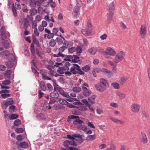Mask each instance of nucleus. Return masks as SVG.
Returning <instances> with one entry per match:
<instances>
[{
	"label": "nucleus",
	"mask_w": 150,
	"mask_h": 150,
	"mask_svg": "<svg viewBox=\"0 0 150 150\" xmlns=\"http://www.w3.org/2000/svg\"><path fill=\"white\" fill-rule=\"evenodd\" d=\"M68 118L70 119H76V120L73 121V124L74 125H77L78 128L79 129L82 130L84 132L86 131L87 127L82 124V123H83V122L82 120L79 119V116L71 115L68 116Z\"/></svg>",
	"instance_id": "nucleus-1"
},
{
	"label": "nucleus",
	"mask_w": 150,
	"mask_h": 150,
	"mask_svg": "<svg viewBox=\"0 0 150 150\" xmlns=\"http://www.w3.org/2000/svg\"><path fill=\"white\" fill-rule=\"evenodd\" d=\"M125 56V53L122 51H120L117 53L113 59V62L109 61L108 62V64L111 66H115V64H117L124 59Z\"/></svg>",
	"instance_id": "nucleus-2"
},
{
	"label": "nucleus",
	"mask_w": 150,
	"mask_h": 150,
	"mask_svg": "<svg viewBox=\"0 0 150 150\" xmlns=\"http://www.w3.org/2000/svg\"><path fill=\"white\" fill-rule=\"evenodd\" d=\"M109 86L108 81L104 79H100V82L96 84L95 87L96 90L100 92L104 91Z\"/></svg>",
	"instance_id": "nucleus-3"
},
{
	"label": "nucleus",
	"mask_w": 150,
	"mask_h": 150,
	"mask_svg": "<svg viewBox=\"0 0 150 150\" xmlns=\"http://www.w3.org/2000/svg\"><path fill=\"white\" fill-rule=\"evenodd\" d=\"M107 9L108 11L107 13V17L108 19L111 20L114 13L115 9L114 3L112 2H107Z\"/></svg>",
	"instance_id": "nucleus-4"
},
{
	"label": "nucleus",
	"mask_w": 150,
	"mask_h": 150,
	"mask_svg": "<svg viewBox=\"0 0 150 150\" xmlns=\"http://www.w3.org/2000/svg\"><path fill=\"white\" fill-rule=\"evenodd\" d=\"M70 71L74 74H79L80 75H83L84 74L80 69L79 66L76 64H73V65L70 67Z\"/></svg>",
	"instance_id": "nucleus-5"
},
{
	"label": "nucleus",
	"mask_w": 150,
	"mask_h": 150,
	"mask_svg": "<svg viewBox=\"0 0 150 150\" xmlns=\"http://www.w3.org/2000/svg\"><path fill=\"white\" fill-rule=\"evenodd\" d=\"M52 81L54 82L53 85L54 86V90H57L60 93V94L62 95V96L64 97L69 98L70 97L68 94L64 92V91L60 88L59 87H57L56 86V85H57V86H58L57 85L56 83V81L55 80H53Z\"/></svg>",
	"instance_id": "nucleus-6"
},
{
	"label": "nucleus",
	"mask_w": 150,
	"mask_h": 150,
	"mask_svg": "<svg viewBox=\"0 0 150 150\" xmlns=\"http://www.w3.org/2000/svg\"><path fill=\"white\" fill-rule=\"evenodd\" d=\"M82 89L83 90V93L86 96H88L91 94V91L88 90L86 87H88V85L86 83H84L81 85Z\"/></svg>",
	"instance_id": "nucleus-7"
},
{
	"label": "nucleus",
	"mask_w": 150,
	"mask_h": 150,
	"mask_svg": "<svg viewBox=\"0 0 150 150\" xmlns=\"http://www.w3.org/2000/svg\"><path fill=\"white\" fill-rule=\"evenodd\" d=\"M1 54L5 55L7 57H8V58L9 57H10L11 59H9V60H11V61H14L15 60V58L14 57V55L10 53L7 50L4 51L3 52H1L0 55Z\"/></svg>",
	"instance_id": "nucleus-8"
},
{
	"label": "nucleus",
	"mask_w": 150,
	"mask_h": 150,
	"mask_svg": "<svg viewBox=\"0 0 150 150\" xmlns=\"http://www.w3.org/2000/svg\"><path fill=\"white\" fill-rule=\"evenodd\" d=\"M140 108V105L139 104L134 103L131 105L130 109L132 112L136 113L139 111Z\"/></svg>",
	"instance_id": "nucleus-9"
},
{
	"label": "nucleus",
	"mask_w": 150,
	"mask_h": 150,
	"mask_svg": "<svg viewBox=\"0 0 150 150\" xmlns=\"http://www.w3.org/2000/svg\"><path fill=\"white\" fill-rule=\"evenodd\" d=\"M66 49L67 47L64 46L60 47L59 49V53L57 54H54V57H64L65 55L62 54V53Z\"/></svg>",
	"instance_id": "nucleus-10"
},
{
	"label": "nucleus",
	"mask_w": 150,
	"mask_h": 150,
	"mask_svg": "<svg viewBox=\"0 0 150 150\" xmlns=\"http://www.w3.org/2000/svg\"><path fill=\"white\" fill-rule=\"evenodd\" d=\"M64 145L66 148L69 149V145L76 146V143L75 142L67 140L64 142Z\"/></svg>",
	"instance_id": "nucleus-11"
},
{
	"label": "nucleus",
	"mask_w": 150,
	"mask_h": 150,
	"mask_svg": "<svg viewBox=\"0 0 150 150\" xmlns=\"http://www.w3.org/2000/svg\"><path fill=\"white\" fill-rule=\"evenodd\" d=\"M105 52V54L110 56H114L116 54L115 51L112 48L109 47L107 48Z\"/></svg>",
	"instance_id": "nucleus-12"
},
{
	"label": "nucleus",
	"mask_w": 150,
	"mask_h": 150,
	"mask_svg": "<svg viewBox=\"0 0 150 150\" xmlns=\"http://www.w3.org/2000/svg\"><path fill=\"white\" fill-rule=\"evenodd\" d=\"M81 32L83 35H91L93 34L92 29H83Z\"/></svg>",
	"instance_id": "nucleus-13"
},
{
	"label": "nucleus",
	"mask_w": 150,
	"mask_h": 150,
	"mask_svg": "<svg viewBox=\"0 0 150 150\" xmlns=\"http://www.w3.org/2000/svg\"><path fill=\"white\" fill-rule=\"evenodd\" d=\"M57 101L54 99H51V101L49 102V104H45L43 107V109L44 110H46L47 109H50L51 108V107L50 105V104H53L54 103Z\"/></svg>",
	"instance_id": "nucleus-14"
},
{
	"label": "nucleus",
	"mask_w": 150,
	"mask_h": 150,
	"mask_svg": "<svg viewBox=\"0 0 150 150\" xmlns=\"http://www.w3.org/2000/svg\"><path fill=\"white\" fill-rule=\"evenodd\" d=\"M79 7L78 6H76L74 8V11L72 13L73 16L75 17H79Z\"/></svg>",
	"instance_id": "nucleus-15"
},
{
	"label": "nucleus",
	"mask_w": 150,
	"mask_h": 150,
	"mask_svg": "<svg viewBox=\"0 0 150 150\" xmlns=\"http://www.w3.org/2000/svg\"><path fill=\"white\" fill-rule=\"evenodd\" d=\"M110 119L112 121L114 122L115 123L117 124L119 123L120 125H122L124 123V122L121 120H119L113 117H110Z\"/></svg>",
	"instance_id": "nucleus-16"
},
{
	"label": "nucleus",
	"mask_w": 150,
	"mask_h": 150,
	"mask_svg": "<svg viewBox=\"0 0 150 150\" xmlns=\"http://www.w3.org/2000/svg\"><path fill=\"white\" fill-rule=\"evenodd\" d=\"M57 90H54V91L52 92L50 94V96L52 98H57L59 96V94L57 91Z\"/></svg>",
	"instance_id": "nucleus-17"
},
{
	"label": "nucleus",
	"mask_w": 150,
	"mask_h": 150,
	"mask_svg": "<svg viewBox=\"0 0 150 150\" xmlns=\"http://www.w3.org/2000/svg\"><path fill=\"white\" fill-rule=\"evenodd\" d=\"M116 94V96H118L120 100L124 99L126 97V95L125 94L119 91H117Z\"/></svg>",
	"instance_id": "nucleus-18"
},
{
	"label": "nucleus",
	"mask_w": 150,
	"mask_h": 150,
	"mask_svg": "<svg viewBox=\"0 0 150 150\" xmlns=\"http://www.w3.org/2000/svg\"><path fill=\"white\" fill-rule=\"evenodd\" d=\"M80 58L77 55H71V61L73 62H78L79 61Z\"/></svg>",
	"instance_id": "nucleus-19"
},
{
	"label": "nucleus",
	"mask_w": 150,
	"mask_h": 150,
	"mask_svg": "<svg viewBox=\"0 0 150 150\" xmlns=\"http://www.w3.org/2000/svg\"><path fill=\"white\" fill-rule=\"evenodd\" d=\"M142 137L141 139V142L143 144H145L147 143L148 140L146 135L145 134H142Z\"/></svg>",
	"instance_id": "nucleus-20"
},
{
	"label": "nucleus",
	"mask_w": 150,
	"mask_h": 150,
	"mask_svg": "<svg viewBox=\"0 0 150 150\" xmlns=\"http://www.w3.org/2000/svg\"><path fill=\"white\" fill-rule=\"evenodd\" d=\"M146 29H141L140 30V35L141 37L142 38H144L146 36Z\"/></svg>",
	"instance_id": "nucleus-21"
},
{
	"label": "nucleus",
	"mask_w": 150,
	"mask_h": 150,
	"mask_svg": "<svg viewBox=\"0 0 150 150\" xmlns=\"http://www.w3.org/2000/svg\"><path fill=\"white\" fill-rule=\"evenodd\" d=\"M24 28H27L30 26L29 23L26 18H25L23 21Z\"/></svg>",
	"instance_id": "nucleus-22"
},
{
	"label": "nucleus",
	"mask_w": 150,
	"mask_h": 150,
	"mask_svg": "<svg viewBox=\"0 0 150 150\" xmlns=\"http://www.w3.org/2000/svg\"><path fill=\"white\" fill-rule=\"evenodd\" d=\"M96 98V96L95 95L89 97L88 99V102L91 104L94 103L95 102V100Z\"/></svg>",
	"instance_id": "nucleus-23"
},
{
	"label": "nucleus",
	"mask_w": 150,
	"mask_h": 150,
	"mask_svg": "<svg viewBox=\"0 0 150 150\" xmlns=\"http://www.w3.org/2000/svg\"><path fill=\"white\" fill-rule=\"evenodd\" d=\"M53 29V33H49L48 34L47 37L48 38H51L54 36V33L55 34H56L57 33V29Z\"/></svg>",
	"instance_id": "nucleus-24"
},
{
	"label": "nucleus",
	"mask_w": 150,
	"mask_h": 150,
	"mask_svg": "<svg viewBox=\"0 0 150 150\" xmlns=\"http://www.w3.org/2000/svg\"><path fill=\"white\" fill-rule=\"evenodd\" d=\"M102 71L101 70L98 68H96L93 69L92 73L95 77L96 76V73H99Z\"/></svg>",
	"instance_id": "nucleus-25"
},
{
	"label": "nucleus",
	"mask_w": 150,
	"mask_h": 150,
	"mask_svg": "<svg viewBox=\"0 0 150 150\" xmlns=\"http://www.w3.org/2000/svg\"><path fill=\"white\" fill-rule=\"evenodd\" d=\"M71 65L69 62H66L64 64V66L63 67L65 71H68L69 70V67H71Z\"/></svg>",
	"instance_id": "nucleus-26"
},
{
	"label": "nucleus",
	"mask_w": 150,
	"mask_h": 150,
	"mask_svg": "<svg viewBox=\"0 0 150 150\" xmlns=\"http://www.w3.org/2000/svg\"><path fill=\"white\" fill-rule=\"evenodd\" d=\"M40 88L43 91H45L46 89V86L45 83L43 81H41L40 83Z\"/></svg>",
	"instance_id": "nucleus-27"
},
{
	"label": "nucleus",
	"mask_w": 150,
	"mask_h": 150,
	"mask_svg": "<svg viewBox=\"0 0 150 150\" xmlns=\"http://www.w3.org/2000/svg\"><path fill=\"white\" fill-rule=\"evenodd\" d=\"M62 39H63L64 40H65L64 38L62 37H57L55 40V41L59 44H61L63 42Z\"/></svg>",
	"instance_id": "nucleus-28"
},
{
	"label": "nucleus",
	"mask_w": 150,
	"mask_h": 150,
	"mask_svg": "<svg viewBox=\"0 0 150 150\" xmlns=\"http://www.w3.org/2000/svg\"><path fill=\"white\" fill-rule=\"evenodd\" d=\"M11 71L10 70H7L4 73V76L5 79H9L10 77Z\"/></svg>",
	"instance_id": "nucleus-29"
},
{
	"label": "nucleus",
	"mask_w": 150,
	"mask_h": 150,
	"mask_svg": "<svg viewBox=\"0 0 150 150\" xmlns=\"http://www.w3.org/2000/svg\"><path fill=\"white\" fill-rule=\"evenodd\" d=\"M96 138L95 135H88L86 138V140L88 141H92L94 140Z\"/></svg>",
	"instance_id": "nucleus-30"
},
{
	"label": "nucleus",
	"mask_w": 150,
	"mask_h": 150,
	"mask_svg": "<svg viewBox=\"0 0 150 150\" xmlns=\"http://www.w3.org/2000/svg\"><path fill=\"white\" fill-rule=\"evenodd\" d=\"M128 79V77L125 76L122 77L120 80V82L122 84H124Z\"/></svg>",
	"instance_id": "nucleus-31"
},
{
	"label": "nucleus",
	"mask_w": 150,
	"mask_h": 150,
	"mask_svg": "<svg viewBox=\"0 0 150 150\" xmlns=\"http://www.w3.org/2000/svg\"><path fill=\"white\" fill-rule=\"evenodd\" d=\"M19 146L22 148H26L28 147V144L27 142H24L21 143L20 144Z\"/></svg>",
	"instance_id": "nucleus-32"
},
{
	"label": "nucleus",
	"mask_w": 150,
	"mask_h": 150,
	"mask_svg": "<svg viewBox=\"0 0 150 150\" xmlns=\"http://www.w3.org/2000/svg\"><path fill=\"white\" fill-rule=\"evenodd\" d=\"M89 52L92 54L94 55L97 51L96 49L95 48H91L88 49Z\"/></svg>",
	"instance_id": "nucleus-33"
},
{
	"label": "nucleus",
	"mask_w": 150,
	"mask_h": 150,
	"mask_svg": "<svg viewBox=\"0 0 150 150\" xmlns=\"http://www.w3.org/2000/svg\"><path fill=\"white\" fill-rule=\"evenodd\" d=\"M107 75L109 76H112L113 74L112 72L106 69H104L103 71Z\"/></svg>",
	"instance_id": "nucleus-34"
},
{
	"label": "nucleus",
	"mask_w": 150,
	"mask_h": 150,
	"mask_svg": "<svg viewBox=\"0 0 150 150\" xmlns=\"http://www.w3.org/2000/svg\"><path fill=\"white\" fill-rule=\"evenodd\" d=\"M18 117V115L16 114H12L9 116V118L10 120H14L17 118Z\"/></svg>",
	"instance_id": "nucleus-35"
},
{
	"label": "nucleus",
	"mask_w": 150,
	"mask_h": 150,
	"mask_svg": "<svg viewBox=\"0 0 150 150\" xmlns=\"http://www.w3.org/2000/svg\"><path fill=\"white\" fill-rule=\"evenodd\" d=\"M33 43L36 44L37 46H39L40 45L38 41L37 40L36 38L34 35L33 36Z\"/></svg>",
	"instance_id": "nucleus-36"
},
{
	"label": "nucleus",
	"mask_w": 150,
	"mask_h": 150,
	"mask_svg": "<svg viewBox=\"0 0 150 150\" xmlns=\"http://www.w3.org/2000/svg\"><path fill=\"white\" fill-rule=\"evenodd\" d=\"M10 61L6 62L5 64L9 67H13L14 66V64L12 62L13 61H11V60Z\"/></svg>",
	"instance_id": "nucleus-37"
},
{
	"label": "nucleus",
	"mask_w": 150,
	"mask_h": 150,
	"mask_svg": "<svg viewBox=\"0 0 150 150\" xmlns=\"http://www.w3.org/2000/svg\"><path fill=\"white\" fill-rule=\"evenodd\" d=\"M65 70L64 69L63 67H59L57 70L58 73L61 74H62L65 73Z\"/></svg>",
	"instance_id": "nucleus-38"
},
{
	"label": "nucleus",
	"mask_w": 150,
	"mask_h": 150,
	"mask_svg": "<svg viewBox=\"0 0 150 150\" xmlns=\"http://www.w3.org/2000/svg\"><path fill=\"white\" fill-rule=\"evenodd\" d=\"M111 86L115 89H119L120 88V85L116 82H113L111 83Z\"/></svg>",
	"instance_id": "nucleus-39"
},
{
	"label": "nucleus",
	"mask_w": 150,
	"mask_h": 150,
	"mask_svg": "<svg viewBox=\"0 0 150 150\" xmlns=\"http://www.w3.org/2000/svg\"><path fill=\"white\" fill-rule=\"evenodd\" d=\"M81 90V88L79 87H74L73 88V90L74 92L78 93Z\"/></svg>",
	"instance_id": "nucleus-40"
},
{
	"label": "nucleus",
	"mask_w": 150,
	"mask_h": 150,
	"mask_svg": "<svg viewBox=\"0 0 150 150\" xmlns=\"http://www.w3.org/2000/svg\"><path fill=\"white\" fill-rule=\"evenodd\" d=\"M90 69V67L88 65H86L83 67L82 68V70L83 71L87 72Z\"/></svg>",
	"instance_id": "nucleus-41"
},
{
	"label": "nucleus",
	"mask_w": 150,
	"mask_h": 150,
	"mask_svg": "<svg viewBox=\"0 0 150 150\" xmlns=\"http://www.w3.org/2000/svg\"><path fill=\"white\" fill-rule=\"evenodd\" d=\"M58 100V101H59V103L63 105H66L68 104V103L66 100L62 99L61 98H59Z\"/></svg>",
	"instance_id": "nucleus-42"
},
{
	"label": "nucleus",
	"mask_w": 150,
	"mask_h": 150,
	"mask_svg": "<svg viewBox=\"0 0 150 150\" xmlns=\"http://www.w3.org/2000/svg\"><path fill=\"white\" fill-rule=\"evenodd\" d=\"M77 140H75V142L76 143V145H77V143H79L80 144L82 143L83 141H84V140L81 137H80V138H79L76 139Z\"/></svg>",
	"instance_id": "nucleus-43"
},
{
	"label": "nucleus",
	"mask_w": 150,
	"mask_h": 150,
	"mask_svg": "<svg viewBox=\"0 0 150 150\" xmlns=\"http://www.w3.org/2000/svg\"><path fill=\"white\" fill-rule=\"evenodd\" d=\"M13 100L12 98H9L6 100V103L8 105H12L13 103Z\"/></svg>",
	"instance_id": "nucleus-44"
},
{
	"label": "nucleus",
	"mask_w": 150,
	"mask_h": 150,
	"mask_svg": "<svg viewBox=\"0 0 150 150\" xmlns=\"http://www.w3.org/2000/svg\"><path fill=\"white\" fill-rule=\"evenodd\" d=\"M76 51L77 52V54H80L82 52V50L81 47L78 46L76 48Z\"/></svg>",
	"instance_id": "nucleus-45"
},
{
	"label": "nucleus",
	"mask_w": 150,
	"mask_h": 150,
	"mask_svg": "<svg viewBox=\"0 0 150 150\" xmlns=\"http://www.w3.org/2000/svg\"><path fill=\"white\" fill-rule=\"evenodd\" d=\"M56 42L54 39H51L49 42L50 45L52 47H54L56 44Z\"/></svg>",
	"instance_id": "nucleus-46"
},
{
	"label": "nucleus",
	"mask_w": 150,
	"mask_h": 150,
	"mask_svg": "<svg viewBox=\"0 0 150 150\" xmlns=\"http://www.w3.org/2000/svg\"><path fill=\"white\" fill-rule=\"evenodd\" d=\"M21 124V121L17 119L14 121V125L15 126H18Z\"/></svg>",
	"instance_id": "nucleus-47"
},
{
	"label": "nucleus",
	"mask_w": 150,
	"mask_h": 150,
	"mask_svg": "<svg viewBox=\"0 0 150 150\" xmlns=\"http://www.w3.org/2000/svg\"><path fill=\"white\" fill-rule=\"evenodd\" d=\"M15 108V106L13 105L10 106L9 108V111L11 113L14 112Z\"/></svg>",
	"instance_id": "nucleus-48"
},
{
	"label": "nucleus",
	"mask_w": 150,
	"mask_h": 150,
	"mask_svg": "<svg viewBox=\"0 0 150 150\" xmlns=\"http://www.w3.org/2000/svg\"><path fill=\"white\" fill-rule=\"evenodd\" d=\"M67 138L69 139H71V141H73L75 142L76 140H77V139L75 138L74 137H72L70 135L68 134L67 135Z\"/></svg>",
	"instance_id": "nucleus-49"
},
{
	"label": "nucleus",
	"mask_w": 150,
	"mask_h": 150,
	"mask_svg": "<svg viewBox=\"0 0 150 150\" xmlns=\"http://www.w3.org/2000/svg\"><path fill=\"white\" fill-rule=\"evenodd\" d=\"M76 49L75 47H72L68 49V51L69 53H72L76 51Z\"/></svg>",
	"instance_id": "nucleus-50"
},
{
	"label": "nucleus",
	"mask_w": 150,
	"mask_h": 150,
	"mask_svg": "<svg viewBox=\"0 0 150 150\" xmlns=\"http://www.w3.org/2000/svg\"><path fill=\"white\" fill-rule=\"evenodd\" d=\"M15 131L17 133H20L23 132V130L22 128H16Z\"/></svg>",
	"instance_id": "nucleus-51"
},
{
	"label": "nucleus",
	"mask_w": 150,
	"mask_h": 150,
	"mask_svg": "<svg viewBox=\"0 0 150 150\" xmlns=\"http://www.w3.org/2000/svg\"><path fill=\"white\" fill-rule=\"evenodd\" d=\"M3 45L5 49H7L9 47V44L8 41H5L3 43Z\"/></svg>",
	"instance_id": "nucleus-52"
},
{
	"label": "nucleus",
	"mask_w": 150,
	"mask_h": 150,
	"mask_svg": "<svg viewBox=\"0 0 150 150\" xmlns=\"http://www.w3.org/2000/svg\"><path fill=\"white\" fill-rule=\"evenodd\" d=\"M2 107L3 109H6L7 107L8 106V105L6 104V102H3L1 103Z\"/></svg>",
	"instance_id": "nucleus-53"
},
{
	"label": "nucleus",
	"mask_w": 150,
	"mask_h": 150,
	"mask_svg": "<svg viewBox=\"0 0 150 150\" xmlns=\"http://www.w3.org/2000/svg\"><path fill=\"white\" fill-rule=\"evenodd\" d=\"M64 60L67 61H71V55H66L64 57Z\"/></svg>",
	"instance_id": "nucleus-54"
},
{
	"label": "nucleus",
	"mask_w": 150,
	"mask_h": 150,
	"mask_svg": "<svg viewBox=\"0 0 150 150\" xmlns=\"http://www.w3.org/2000/svg\"><path fill=\"white\" fill-rule=\"evenodd\" d=\"M30 4L32 7H35L36 6V2L34 0H31L30 2Z\"/></svg>",
	"instance_id": "nucleus-55"
},
{
	"label": "nucleus",
	"mask_w": 150,
	"mask_h": 150,
	"mask_svg": "<svg viewBox=\"0 0 150 150\" xmlns=\"http://www.w3.org/2000/svg\"><path fill=\"white\" fill-rule=\"evenodd\" d=\"M1 96L2 97V98L5 99L9 97L10 96V94L7 93H4L1 94Z\"/></svg>",
	"instance_id": "nucleus-56"
},
{
	"label": "nucleus",
	"mask_w": 150,
	"mask_h": 150,
	"mask_svg": "<svg viewBox=\"0 0 150 150\" xmlns=\"http://www.w3.org/2000/svg\"><path fill=\"white\" fill-rule=\"evenodd\" d=\"M52 108L53 109L55 110H57L60 108L59 105L58 104H56L55 105L52 107Z\"/></svg>",
	"instance_id": "nucleus-57"
},
{
	"label": "nucleus",
	"mask_w": 150,
	"mask_h": 150,
	"mask_svg": "<svg viewBox=\"0 0 150 150\" xmlns=\"http://www.w3.org/2000/svg\"><path fill=\"white\" fill-rule=\"evenodd\" d=\"M87 27L88 28H90L92 27V26L91 24V21L88 20L87 22Z\"/></svg>",
	"instance_id": "nucleus-58"
},
{
	"label": "nucleus",
	"mask_w": 150,
	"mask_h": 150,
	"mask_svg": "<svg viewBox=\"0 0 150 150\" xmlns=\"http://www.w3.org/2000/svg\"><path fill=\"white\" fill-rule=\"evenodd\" d=\"M106 147V145L105 144H102L99 146V148L100 149H103L105 148Z\"/></svg>",
	"instance_id": "nucleus-59"
},
{
	"label": "nucleus",
	"mask_w": 150,
	"mask_h": 150,
	"mask_svg": "<svg viewBox=\"0 0 150 150\" xmlns=\"http://www.w3.org/2000/svg\"><path fill=\"white\" fill-rule=\"evenodd\" d=\"M36 11V10H35V9H32L30 11V15L33 16L35 15Z\"/></svg>",
	"instance_id": "nucleus-60"
},
{
	"label": "nucleus",
	"mask_w": 150,
	"mask_h": 150,
	"mask_svg": "<svg viewBox=\"0 0 150 150\" xmlns=\"http://www.w3.org/2000/svg\"><path fill=\"white\" fill-rule=\"evenodd\" d=\"M15 8L18 9H20L21 8V5L18 3L16 2L15 4Z\"/></svg>",
	"instance_id": "nucleus-61"
},
{
	"label": "nucleus",
	"mask_w": 150,
	"mask_h": 150,
	"mask_svg": "<svg viewBox=\"0 0 150 150\" xmlns=\"http://www.w3.org/2000/svg\"><path fill=\"white\" fill-rule=\"evenodd\" d=\"M6 69V67L3 65H0V71H3Z\"/></svg>",
	"instance_id": "nucleus-62"
},
{
	"label": "nucleus",
	"mask_w": 150,
	"mask_h": 150,
	"mask_svg": "<svg viewBox=\"0 0 150 150\" xmlns=\"http://www.w3.org/2000/svg\"><path fill=\"white\" fill-rule=\"evenodd\" d=\"M110 105L112 107L115 108H117L118 107V105L116 103L112 102L110 103Z\"/></svg>",
	"instance_id": "nucleus-63"
},
{
	"label": "nucleus",
	"mask_w": 150,
	"mask_h": 150,
	"mask_svg": "<svg viewBox=\"0 0 150 150\" xmlns=\"http://www.w3.org/2000/svg\"><path fill=\"white\" fill-rule=\"evenodd\" d=\"M11 83V81L9 80H6L2 81V83L4 85H8Z\"/></svg>",
	"instance_id": "nucleus-64"
}]
</instances>
